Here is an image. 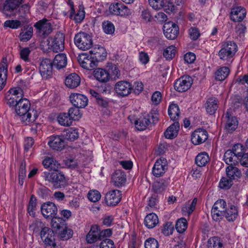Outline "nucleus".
Instances as JSON below:
<instances>
[{
  "label": "nucleus",
  "mask_w": 248,
  "mask_h": 248,
  "mask_svg": "<svg viewBox=\"0 0 248 248\" xmlns=\"http://www.w3.org/2000/svg\"><path fill=\"white\" fill-rule=\"evenodd\" d=\"M68 5L70 7V18L73 19L76 23L81 22L84 19L85 16V12L83 7L80 6L79 7L78 12L76 14L73 2L69 0L68 1Z\"/></svg>",
  "instance_id": "21"
},
{
  "label": "nucleus",
  "mask_w": 248,
  "mask_h": 248,
  "mask_svg": "<svg viewBox=\"0 0 248 248\" xmlns=\"http://www.w3.org/2000/svg\"><path fill=\"white\" fill-rule=\"evenodd\" d=\"M162 95L159 91L154 92L151 97V101L154 105H157L162 100Z\"/></svg>",
  "instance_id": "63"
},
{
  "label": "nucleus",
  "mask_w": 248,
  "mask_h": 248,
  "mask_svg": "<svg viewBox=\"0 0 248 248\" xmlns=\"http://www.w3.org/2000/svg\"><path fill=\"white\" fill-rule=\"evenodd\" d=\"M192 84V79L189 76H183L177 80L174 87L175 90L179 92H184L187 91Z\"/></svg>",
  "instance_id": "16"
},
{
  "label": "nucleus",
  "mask_w": 248,
  "mask_h": 248,
  "mask_svg": "<svg viewBox=\"0 0 248 248\" xmlns=\"http://www.w3.org/2000/svg\"><path fill=\"white\" fill-rule=\"evenodd\" d=\"M23 97V90L19 87H16L11 88L8 90L5 94V99L9 107H14L17 104L19 99Z\"/></svg>",
  "instance_id": "6"
},
{
  "label": "nucleus",
  "mask_w": 248,
  "mask_h": 248,
  "mask_svg": "<svg viewBox=\"0 0 248 248\" xmlns=\"http://www.w3.org/2000/svg\"><path fill=\"white\" fill-rule=\"evenodd\" d=\"M31 51V50L29 47H21L19 50L20 58L26 62H31L30 56Z\"/></svg>",
  "instance_id": "47"
},
{
  "label": "nucleus",
  "mask_w": 248,
  "mask_h": 248,
  "mask_svg": "<svg viewBox=\"0 0 248 248\" xmlns=\"http://www.w3.org/2000/svg\"><path fill=\"white\" fill-rule=\"evenodd\" d=\"M208 137L207 132L203 129L195 130L191 135V140L194 145H199L205 142Z\"/></svg>",
  "instance_id": "17"
},
{
  "label": "nucleus",
  "mask_w": 248,
  "mask_h": 248,
  "mask_svg": "<svg viewBox=\"0 0 248 248\" xmlns=\"http://www.w3.org/2000/svg\"><path fill=\"white\" fill-rule=\"evenodd\" d=\"M51 219V226L53 229L56 230V231L60 230L62 227H63L66 225L64 220L61 217H57L55 216Z\"/></svg>",
  "instance_id": "49"
},
{
  "label": "nucleus",
  "mask_w": 248,
  "mask_h": 248,
  "mask_svg": "<svg viewBox=\"0 0 248 248\" xmlns=\"http://www.w3.org/2000/svg\"><path fill=\"white\" fill-rule=\"evenodd\" d=\"M167 169V161L164 158L157 160L153 168V174L158 177L162 175Z\"/></svg>",
  "instance_id": "19"
},
{
  "label": "nucleus",
  "mask_w": 248,
  "mask_h": 248,
  "mask_svg": "<svg viewBox=\"0 0 248 248\" xmlns=\"http://www.w3.org/2000/svg\"><path fill=\"white\" fill-rule=\"evenodd\" d=\"M132 87L130 82L121 80L116 83L114 91L117 95L121 97L128 96L132 92Z\"/></svg>",
  "instance_id": "11"
},
{
  "label": "nucleus",
  "mask_w": 248,
  "mask_h": 248,
  "mask_svg": "<svg viewBox=\"0 0 248 248\" xmlns=\"http://www.w3.org/2000/svg\"><path fill=\"white\" fill-rule=\"evenodd\" d=\"M207 248H224L223 243L218 237L210 238L207 243Z\"/></svg>",
  "instance_id": "45"
},
{
  "label": "nucleus",
  "mask_w": 248,
  "mask_h": 248,
  "mask_svg": "<svg viewBox=\"0 0 248 248\" xmlns=\"http://www.w3.org/2000/svg\"><path fill=\"white\" fill-rule=\"evenodd\" d=\"M80 83V77L76 73L68 75L65 79V85L71 89L75 88L79 86Z\"/></svg>",
  "instance_id": "29"
},
{
  "label": "nucleus",
  "mask_w": 248,
  "mask_h": 248,
  "mask_svg": "<svg viewBox=\"0 0 248 248\" xmlns=\"http://www.w3.org/2000/svg\"><path fill=\"white\" fill-rule=\"evenodd\" d=\"M187 227V222L186 219L181 218L177 220L176 223V229L179 233L184 232Z\"/></svg>",
  "instance_id": "55"
},
{
  "label": "nucleus",
  "mask_w": 248,
  "mask_h": 248,
  "mask_svg": "<svg viewBox=\"0 0 248 248\" xmlns=\"http://www.w3.org/2000/svg\"><path fill=\"white\" fill-rule=\"evenodd\" d=\"M150 124V117L148 114L140 117L135 123L136 128L140 131L145 129Z\"/></svg>",
  "instance_id": "32"
},
{
  "label": "nucleus",
  "mask_w": 248,
  "mask_h": 248,
  "mask_svg": "<svg viewBox=\"0 0 248 248\" xmlns=\"http://www.w3.org/2000/svg\"><path fill=\"white\" fill-rule=\"evenodd\" d=\"M246 14L247 11L244 8L237 6L232 8L231 12V18L235 22H239L244 19Z\"/></svg>",
  "instance_id": "25"
},
{
  "label": "nucleus",
  "mask_w": 248,
  "mask_h": 248,
  "mask_svg": "<svg viewBox=\"0 0 248 248\" xmlns=\"http://www.w3.org/2000/svg\"><path fill=\"white\" fill-rule=\"evenodd\" d=\"M225 217L229 221H233L238 216L237 208L233 205L231 206L225 213Z\"/></svg>",
  "instance_id": "46"
},
{
  "label": "nucleus",
  "mask_w": 248,
  "mask_h": 248,
  "mask_svg": "<svg viewBox=\"0 0 248 248\" xmlns=\"http://www.w3.org/2000/svg\"><path fill=\"white\" fill-rule=\"evenodd\" d=\"M164 34L166 37L170 40L175 39L179 33L178 26L172 22L166 23L163 27Z\"/></svg>",
  "instance_id": "15"
},
{
  "label": "nucleus",
  "mask_w": 248,
  "mask_h": 248,
  "mask_svg": "<svg viewBox=\"0 0 248 248\" xmlns=\"http://www.w3.org/2000/svg\"><path fill=\"white\" fill-rule=\"evenodd\" d=\"M233 166H229L226 169V173L228 177L232 180L238 179L242 176L241 170Z\"/></svg>",
  "instance_id": "33"
},
{
  "label": "nucleus",
  "mask_w": 248,
  "mask_h": 248,
  "mask_svg": "<svg viewBox=\"0 0 248 248\" xmlns=\"http://www.w3.org/2000/svg\"><path fill=\"white\" fill-rule=\"evenodd\" d=\"M158 222L157 216L153 213L148 214L144 218V224L149 229L155 227Z\"/></svg>",
  "instance_id": "34"
},
{
  "label": "nucleus",
  "mask_w": 248,
  "mask_h": 248,
  "mask_svg": "<svg viewBox=\"0 0 248 248\" xmlns=\"http://www.w3.org/2000/svg\"><path fill=\"white\" fill-rule=\"evenodd\" d=\"M57 120L59 124L62 126H69L72 124L69 115L65 112L59 113L57 117Z\"/></svg>",
  "instance_id": "38"
},
{
  "label": "nucleus",
  "mask_w": 248,
  "mask_h": 248,
  "mask_svg": "<svg viewBox=\"0 0 248 248\" xmlns=\"http://www.w3.org/2000/svg\"><path fill=\"white\" fill-rule=\"evenodd\" d=\"M121 199V192L118 190L110 191L105 196V202L108 206H115L120 202Z\"/></svg>",
  "instance_id": "20"
},
{
  "label": "nucleus",
  "mask_w": 248,
  "mask_h": 248,
  "mask_svg": "<svg viewBox=\"0 0 248 248\" xmlns=\"http://www.w3.org/2000/svg\"><path fill=\"white\" fill-rule=\"evenodd\" d=\"M34 27L39 33L44 35L49 34L52 31L51 25L46 19L39 20L35 24Z\"/></svg>",
  "instance_id": "24"
},
{
  "label": "nucleus",
  "mask_w": 248,
  "mask_h": 248,
  "mask_svg": "<svg viewBox=\"0 0 248 248\" xmlns=\"http://www.w3.org/2000/svg\"><path fill=\"white\" fill-rule=\"evenodd\" d=\"M226 202L223 200H217L213 205V209L219 210L225 213L226 210Z\"/></svg>",
  "instance_id": "58"
},
{
  "label": "nucleus",
  "mask_w": 248,
  "mask_h": 248,
  "mask_svg": "<svg viewBox=\"0 0 248 248\" xmlns=\"http://www.w3.org/2000/svg\"><path fill=\"white\" fill-rule=\"evenodd\" d=\"M188 34L190 38L192 40H196L201 35L199 29L195 27L189 28Z\"/></svg>",
  "instance_id": "61"
},
{
  "label": "nucleus",
  "mask_w": 248,
  "mask_h": 248,
  "mask_svg": "<svg viewBox=\"0 0 248 248\" xmlns=\"http://www.w3.org/2000/svg\"><path fill=\"white\" fill-rule=\"evenodd\" d=\"M109 11L112 14L121 16H128L132 14V11L122 3H112L109 6Z\"/></svg>",
  "instance_id": "9"
},
{
  "label": "nucleus",
  "mask_w": 248,
  "mask_h": 248,
  "mask_svg": "<svg viewBox=\"0 0 248 248\" xmlns=\"http://www.w3.org/2000/svg\"><path fill=\"white\" fill-rule=\"evenodd\" d=\"M102 28L104 32L107 34H112L115 31V27L113 24L109 21H105L102 23Z\"/></svg>",
  "instance_id": "53"
},
{
  "label": "nucleus",
  "mask_w": 248,
  "mask_h": 248,
  "mask_svg": "<svg viewBox=\"0 0 248 248\" xmlns=\"http://www.w3.org/2000/svg\"><path fill=\"white\" fill-rule=\"evenodd\" d=\"M59 233V236L63 240H67L71 238L73 235V231L68 228L66 225H65L64 227H62L60 230L58 231Z\"/></svg>",
  "instance_id": "48"
},
{
  "label": "nucleus",
  "mask_w": 248,
  "mask_h": 248,
  "mask_svg": "<svg viewBox=\"0 0 248 248\" xmlns=\"http://www.w3.org/2000/svg\"><path fill=\"white\" fill-rule=\"evenodd\" d=\"M197 202V199L194 198L192 202L186 203L182 209V214L185 215L189 216L194 210Z\"/></svg>",
  "instance_id": "40"
},
{
  "label": "nucleus",
  "mask_w": 248,
  "mask_h": 248,
  "mask_svg": "<svg viewBox=\"0 0 248 248\" xmlns=\"http://www.w3.org/2000/svg\"><path fill=\"white\" fill-rule=\"evenodd\" d=\"M230 72L229 68L227 66H223L219 68L215 73L216 80L223 81L229 76Z\"/></svg>",
  "instance_id": "39"
},
{
  "label": "nucleus",
  "mask_w": 248,
  "mask_h": 248,
  "mask_svg": "<svg viewBox=\"0 0 248 248\" xmlns=\"http://www.w3.org/2000/svg\"><path fill=\"white\" fill-rule=\"evenodd\" d=\"M74 43L79 49L85 51L92 47L93 40L92 36L88 33L79 32L74 37Z\"/></svg>",
  "instance_id": "4"
},
{
  "label": "nucleus",
  "mask_w": 248,
  "mask_h": 248,
  "mask_svg": "<svg viewBox=\"0 0 248 248\" xmlns=\"http://www.w3.org/2000/svg\"><path fill=\"white\" fill-rule=\"evenodd\" d=\"M89 52L96 63L105 60L107 54L105 48L101 46L94 47Z\"/></svg>",
  "instance_id": "23"
},
{
  "label": "nucleus",
  "mask_w": 248,
  "mask_h": 248,
  "mask_svg": "<svg viewBox=\"0 0 248 248\" xmlns=\"http://www.w3.org/2000/svg\"><path fill=\"white\" fill-rule=\"evenodd\" d=\"M78 61L82 68L88 70L93 69L97 64L89 52L80 54L78 55Z\"/></svg>",
  "instance_id": "10"
},
{
  "label": "nucleus",
  "mask_w": 248,
  "mask_h": 248,
  "mask_svg": "<svg viewBox=\"0 0 248 248\" xmlns=\"http://www.w3.org/2000/svg\"><path fill=\"white\" fill-rule=\"evenodd\" d=\"M108 71L110 72L111 78L113 79L116 80L120 78V71L116 65H112Z\"/></svg>",
  "instance_id": "64"
},
{
  "label": "nucleus",
  "mask_w": 248,
  "mask_h": 248,
  "mask_svg": "<svg viewBox=\"0 0 248 248\" xmlns=\"http://www.w3.org/2000/svg\"><path fill=\"white\" fill-rule=\"evenodd\" d=\"M169 182L165 180H160L154 184V188L156 193H161L166 189Z\"/></svg>",
  "instance_id": "50"
},
{
  "label": "nucleus",
  "mask_w": 248,
  "mask_h": 248,
  "mask_svg": "<svg viewBox=\"0 0 248 248\" xmlns=\"http://www.w3.org/2000/svg\"><path fill=\"white\" fill-rule=\"evenodd\" d=\"M43 177L46 181L51 183L56 188L64 186L67 183L64 175L61 172L45 171Z\"/></svg>",
  "instance_id": "5"
},
{
  "label": "nucleus",
  "mask_w": 248,
  "mask_h": 248,
  "mask_svg": "<svg viewBox=\"0 0 248 248\" xmlns=\"http://www.w3.org/2000/svg\"><path fill=\"white\" fill-rule=\"evenodd\" d=\"M238 121L235 117H228L225 126V129L228 133H232L237 128Z\"/></svg>",
  "instance_id": "35"
},
{
  "label": "nucleus",
  "mask_w": 248,
  "mask_h": 248,
  "mask_svg": "<svg viewBox=\"0 0 248 248\" xmlns=\"http://www.w3.org/2000/svg\"><path fill=\"white\" fill-rule=\"evenodd\" d=\"M71 103L78 108H84L87 105L88 99L84 94L79 93H72L69 96Z\"/></svg>",
  "instance_id": "18"
},
{
  "label": "nucleus",
  "mask_w": 248,
  "mask_h": 248,
  "mask_svg": "<svg viewBox=\"0 0 248 248\" xmlns=\"http://www.w3.org/2000/svg\"><path fill=\"white\" fill-rule=\"evenodd\" d=\"M180 110L178 106L175 104H170L168 108V114L170 119L177 121L179 117Z\"/></svg>",
  "instance_id": "41"
},
{
  "label": "nucleus",
  "mask_w": 248,
  "mask_h": 248,
  "mask_svg": "<svg viewBox=\"0 0 248 248\" xmlns=\"http://www.w3.org/2000/svg\"><path fill=\"white\" fill-rule=\"evenodd\" d=\"M7 77V64L3 62L0 65V91L5 86Z\"/></svg>",
  "instance_id": "36"
},
{
  "label": "nucleus",
  "mask_w": 248,
  "mask_h": 248,
  "mask_svg": "<svg viewBox=\"0 0 248 248\" xmlns=\"http://www.w3.org/2000/svg\"><path fill=\"white\" fill-rule=\"evenodd\" d=\"M16 114L20 116L21 121L25 124L33 123L38 117L37 111L31 108V103L25 98L19 99L14 107Z\"/></svg>",
  "instance_id": "1"
},
{
  "label": "nucleus",
  "mask_w": 248,
  "mask_h": 248,
  "mask_svg": "<svg viewBox=\"0 0 248 248\" xmlns=\"http://www.w3.org/2000/svg\"><path fill=\"white\" fill-rule=\"evenodd\" d=\"M21 25V22L17 20H8L4 23V27L13 29L18 28Z\"/></svg>",
  "instance_id": "59"
},
{
  "label": "nucleus",
  "mask_w": 248,
  "mask_h": 248,
  "mask_svg": "<svg viewBox=\"0 0 248 248\" xmlns=\"http://www.w3.org/2000/svg\"><path fill=\"white\" fill-rule=\"evenodd\" d=\"M179 128V123L177 121L174 122L164 132L165 138L168 139H172L175 138L178 135Z\"/></svg>",
  "instance_id": "31"
},
{
  "label": "nucleus",
  "mask_w": 248,
  "mask_h": 248,
  "mask_svg": "<svg viewBox=\"0 0 248 248\" xmlns=\"http://www.w3.org/2000/svg\"><path fill=\"white\" fill-rule=\"evenodd\" d=\"M176 52V47L171 45L164 50L163 56L167 60H171L175 56Z\"/></svg>",
  "instance_id": "52"
},
{
  "label": "nucleus",
  "mask_w": 248,
  "mask_h": 248,
  "mask_svg": "<svg viewBox=\"0 0 248 248\" xmlns=\"http://www.w3.org/2000/svg\"><path fill=\"white\" fill-rule=\"evenodd\" d=\"M243 151V147L241 144H237L234 145L232 150H228L224 153V161L230 166L238 165L241 155V151Z\"/></svg>",
  "instance_id": "2"
},
{
  "label": "nucleus",
  "mask_w": 248,
  "mask_h": 248,
  "mask_svg": "<svg viewBox=\"0 0 248 248\" xmlns=\"http://www.w3.org/2000/svg\"><path fill=\"white\" fill-rule=\"evenodd\" d=\"M232 185V180L226 177H222L219 183V186L222 189H229Z\"/></svg>",
  "instance_id": "60"
},
{
  "label": "nucleus",
  "mask_w": 248,
  "mask_h": 248,
  "mask_svg": "<svg viewBox=\"0 0 248 248\" xmlns=\"http://www.w3.org/2000/svg\"><path fill=\"white\" fill-rule=\"evenodd\" d=\"M93 76L97 80L102 83L107 82L111 78L110 72L104 68L95 69L93 71Z\"/></svg>",
  "instance_id": "22"
},
{
  "label": "nucleus",
  "mask_w": 248,
  "mask_h": 248,
  "mask_svg": "<svg viewBox=\"0 0 248 248\" xmlns=\"http://www.w3.org/2000/svg\"><path fill=\"white\" fill-rule=\"evenodd\" d=\"M42 163L46 169L54 170H57L60 167V164L53 158L50 157H46Z\"/></svg>",
  "instance_id": "37"
},
{
  "label": "nucleus",
  "mask_w": 248,
  "mask_h": 248,
  "mask_svg": "<svg viewBox=\"0 0 248 248\" xmlns=\"http://www.w3.org/2000/svg\"><path fill=\"white\" fill-rule=\"evenodd\" d=\"M209 161L208 155L205 152L199 154L195 159L196 164L199 167L205 166Z\"/></svg>",
  "instance_id": "43"
},
{
  "label": "nucleus",
  "mask_w": 248,
  "mask_h": 248,
  "mask_svg": "<svg viewBox=\"0 0 248 248\" xmlns=\"http://www.w3.org/2000/svg\"><path fill=\"white\" fill-rule=\"evenodd\" d=\"M65 138L69 141H74L79 137V133L77 129L74 127H70L65 131Z\"/></svg>",
  "instance_id": "42"
},
{
  "label": "nucleus",
  "mask_w": 248,
  "mask_h": 248,
  "mask_svg": "<svg viewBox=\"0 0 248 248\" xmlns=\"http://www.w3.org/2000/svg\"><path fill=\"white\" fill-rule=\"evenodd\" d=\"M22 0H7L1 9L4 14L7 16H9L10 13L14 9H16L21 3Z\"/></svg>",
  "instance_id": "27"
},
{
  "label": "nucleus",
  "mask_w": 248,
  "mask_h": 248,
  "mask_svg": "<svg viewBox=\"0 0 248 248\" xmlns=\"http://www.w3.org/2000/svg\"><path fill=\"white\" fill-rule=\"evenodd\" d=\"M68 115L70 117L71 120L73 122V121H78L82 116V114L80 112L78 108H72L69 109Z\"/></svg>",
  "instance_id": "51"
},
{
  "label": "nucleus",
  "mask_w": 248,
  "mask_h": 248,
  "mask_svg": "<svg viewBox=\"0 0 248 248\" xmlns=\"http://www.w3.org/2000/svg\"><path fill=\"white\" fill-rule=\"evenodd\" d=\"M237 50L236 44L232 41H228L222 44L218 55L221 60L228 61L233 57Z\"/></svg>",
  "instance_id": "3"
},
{
  "label": "nucleus",
  "mask_w": 248,
  "mask_h": 248,
  "mask_svg": "<svg viewBox=\"0 0 248 248\" xmlns=\"http://www.w3.org/2000/svg\"><path fill=\"white\" fill-rule=\"evenodd\" d=\"M41 213L46 218H51L57 214L58 209L55 203L47 202L42 204L41 207Z\"/></svg>",
  "instance_id": "14"
},
{
  "label": "nucleus",
  "mask_w": 248,
  "mask_h": 248,
  "mask_svg": "<svg viewBox=\"0 0 248 248\" xmlns=\"http://www.w3.org/2000/svg\"><path fill=\"white\" fill-rule=\"evenodd\" d=\"M67 58L66 54L60 53L56 55L53 60L52 65L57 69H61L67 65Z\"/></svg>",
  "instance_id": "30"
},
{
  "label": "nucleus",
  "mask_w": 248,
  "mask_h": 248,
  "mask_svg": "<svg viewBox=\"0 0 248 248\" xmlns=\"http://www.w3.org/2000/svg\"><path fill=\"white\" fill-rule=\"evenodd\" d=\"M64 35L61 32L57 33L53 37L47 39L48 48L54 52H58L64 49Z\"/></svg>",
  "instance_id": "8"
},
{
  "label": "nucleus",
  "mask_w": 248,
  "mask_h": 248,
  "mask_svg": "<svg viewBox=\"0 0 248 248\" xmlns=\"http://www.w3.org/2000/svg\"><path fill=\"white\" fill-rule=\"evenodd\" d=\"M52 66V63L50 60L45 59L41 61L39 66V72L43 79H47L52 78L53 75Z\"/></svg>",
  "instance_id": "12"
},
{
  "label": "nucleus",
  "mask_w": 248,
  "mask_h": 248,
  "mask_svg": "<svg viewBox=\"0 0 248 248\" xmlns=\"http://www.w3.org/2000/svg\"><path fill=\"white\" fill-rule=\"evenodd\" d=\"M100 239V230L97 225L91 227L89 232L86 235V241L88 243L92 244L96 242Z\"/></svg>",
  "instance_id": "28"
},
{
  "label": "nucleus",
  "mask_w": 248,
  "mask_h": 248,
  "mask_svg": "<svg viewBox=\"0 0 248 248\" xmlns=\"http://www.w3.org/2000/svg\"><path fill=\"white\" fill-rule=\"evenodd\" d=\"M47 145L53 150L62 151L65 147V142L61 135H53L47 138Z\"/></svg>",
  "instance_id": "13"
},
{
  "label": "nucleus",
  "mask_w": 248,
  "mask_h": 248,
  "mask_svg": "<svg viewBox=\"0 0 248 248\" xmlns=\"http://www.w3.org/2000/svg\"><path fill=\"white\" fill-rule=\"evenodd\" d=\"M33 29L31 27L29 28L27 30L24 31L20 33V40L23 42L28 41L31 39L32 35Z\"/></svg>",
  "instance_id": "57"
},
{
  "label": "nucleus",
  "mask_w": 248,
  "mask_h": 248,
  "mask_svg": "<svg viewBox=\"0 0 248 248\" xmlns=\"http://www.w3.org/2000/svg\"><path fill=\"white\" fill-rule=\"evenodd\" d=\"M126 180V175L121 170H116L111 175L112 182L115 186L118 187L124 185Z\"/></svg>",
  "instance_id": "26"
},
{
  "label": "nucleus",
  "mask_w": 248,
  "mask_h": 248,
  "mask_svg": "<svg viewBox=\"0 0 248 248\" xmlns=\"http://www.w3.org/2000/svg\"><path fill=\"white\" fill-rule=\"evenodd\" d=\"M145 248H158V241L154 238H149L144 243Z\"/></svg>",
  "instance_id": "62"
},
{
  "label": "nucleus",
  "mask_w": 248,
  "mask_h": 248,
  "mask_svg": "<svg viewBox=\"0 0 248 248\" xmlns=\"http://www.w3.org/2000/svg\"><path fill=\"white\" fill-rule=\"evenodd\" d=\"M36 208V199L33 195H31L29 202L28 211L30 215L34 216L35 215V211Z\"/></svg>",
  "instance_id": "56"
},
{
  "label": "nucleus",
  "mask_w": 248,
  "mask_h": 248,
  "mask_svg": "<svg viewBox=\"0 0 248 248\" xmlns=\"http://www.w3.org/2000/svg\"><path fill=\"white\" fill-rule=\"evenodd\" d=\"M218 108L217 101L215 98H209L206 102V110L210 114H214Z\"/></svg>",
  "instance_id": "44"
},
{
  "label": "nucleus",
  "mask_w": 248,
  "mask_h": 248,
  "mask_svg": "<svg viewBox=\"0 0 248 248\" xmlns=\"http://www.w3.org/2000/svg\"><path fill=\"white\" fill-rule=\"evenodd\" d=\"M87 197L90 201L95 202L100 200L101 195L98 190L92 189L88 192Z\"/></svg>",
  "instance_id": "54"
},
{
  "label": "nucleus",
  "mask_w": 248,
  "mask_h": 248,
  "mask_svg": "<svg viewBox=\"0 0 248 248\" xmlns=\"http://www.w3.org/2000/svg\"><path fill=\"white\" fill-rule=\"evenodd\" d=\"M40 235L46 248H59L55 242L53 231L50 228L43 227Z\"/></svg>",
  "instance_id": "7"
}]
</instances>
